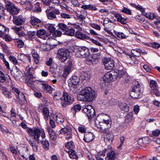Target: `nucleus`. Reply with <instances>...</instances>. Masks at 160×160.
<instances>
[{"mask_svg":"<svg viewBox=\"0 0 160 160\" xmlns=\"http://www.w3.org/2000/svg\"><path fill=\"white\" fill-rule=\"evenodd\" d=\"M96 97L94 91L89 87H86L82 90L80 93L77 95L78 100L81 101L91 102Z\"/></svg>","mask_w":160,"mask_h":160,"instance_id":"nucleus-1","label":"nucleus"},{"mask_svg":"<svg viewBox=\"0 0 160 160\" xmlns=\"http://www.w3.org/2000/svg\"><path fill=\"white\" fill-rule=\"evenodd\" d=\"M75 55L79 58H86L87 61L92 62L93 61V58L95 56L97 55L96 58L97 59L100 55V53H98L97 54L93 55V57H91L90 56V52L88 48L84 47H78L75 49Z\"/></svg>","mask_w":160,"mask_h":160,"instance_id":"nucleus-2","label":"nucleus"},{"mask_svg":"<svg viewBox=\"0 0 160 160\" xmlns=\"http://www.w3.org/2000/svg\"><path fill=\"white\" fill-rule=\"evenodd\" d=\"M33 68L32 67H27L24 72V74L27 78L25 81L26 83L29 87L32 89L34 88L33 85L35 82L38 80H35L36 77L33 76L34 73Z\"/></svg>","mask_w":160,"mask_h":160,"instance_id":"nucleus-3","label":"nucleus"},{"mask_svg":"<svg viewBox=\"0 0 160 160\" xmlns=\"http://www.w3.org/2000/svg\"><path fill=\"white\" fill-rule=\"evenodd\" d=\"M27 131L29 135L33 137L35 141L38 143H40V142L39 139L40 136L42 139L45 138V132L43 129H39L36 128H28Z\"/></svg>","mask_w":160,"mask_h":160,"instance_id":"nucleus-4","label":"nucleus"},{"mask_svg":"<svg viewBox=\"0 0 160 160\" xmlns=\"http://www.w3.org/2000/svg\"><path fill=\"white\" fill-rule=\"evenodd\" d=\"M101 121L103 125L100 124L97 125V127L99 130V132H104L107 129L109 128L111 126L112 122L109 116L107 115H103L101 117Z\"/></svg>","mask_w":160,"mask_h":160,"instance_id":"nucleus-5","label":"nucleus"},{"mask_svg":"<svg viewBox=\"0 0 160 160\" xmlns=\"http://www.w3.org/2000/svg\"><path fill=\"white\" fill-rule=\"evenodd\" d=\"M69 50L66 48H60L58 51V58L62 62H64L69 56Z\"/></svg>","mask_w":160,"mask_h":160,"instance_id":"nucleus-6","label":"nucleus"},{"mask_svg":"<svg viewBox=\"0 0 160 160\" xmlns=\"http://www.w3.org/2000/svg\"><path fill=\"white\" fill-rule=\"evenodd\" d=\"M141 86L138 82L137 84L134 86L130 93V96L134 98H137L141 95L142 92Z\"/></svg>","mask_w":160,"mask_h":160,"instance_id":"nucleus-7","label":"nucleus"},{"mask_svg":"<svg viewBox=\"0 0 160 160\" xmlns=\"http://www.w3.org/2000/svg\"><path fill=\"white\" fill-rule=\"evenodd\" d=\"M35 86L41 88L45 92H50L52 90V88L51 87L46 84L45 82L43 81L38 80L36 81L33 85L34 88H35Z\"/></svg>","mask_w":160,"mask_h":160,"instance_id":"nucleus-8","label":"nucleus"},{"mask_svg":"<svg viewBox=\"0 0 160 160\" xmlns=\"http://www.w3.org/2000/svg\"><path fill=\"white\" fill-rule=\"evenodd\" d=\"M149 86L152 89L151 91V93L156 96H159L160 94L158 91V87L156 81L153 80H150L149 82Z\"/></svg>","mask_w":160,"mask_h":160,"instance_id":"nucleus-9","label":"nucleus"},{"mask_svg":"<svg viewBox=\"0 0 160 160\" xmlns=\"http://www.w3.org/2000/svg\"><path fill=\"white\" fill-rule=\"evenodd\" d=\"M105 68L107 70H111L115 66L114 62L111 58H105L102 60Z\"/></svg>","mask_w":160,"mask_h":160,"instance_id":"nucleus-10","label":"nucleus"},{"mask_svg":"<svg viewBox=\"0 0 160 160\" xmlns=\"http://www.w3.org/2000/svg\"><path fill=\"white\" fill-rule=\"evenodd\" d=\"M5 7L7 10L12 14H18L19 12V10L14 5H12L11 2L8 1L5 2Z\"/></svg>","mask_w":160,"mask_h":160,"instance_id":"nucleus-11","label":"nucleus"},{"mask_svg":"<svg viewBox=\"0 0 160 160\" xmlns=\"http://www.w3.org/2000/svg\"><path fill=\"white\" fill-rule=\"evenodd\" d=\"M83 112L86 113L88 118L91 119L95 115V111L92 106L87 105L83 109Z\"/></svg>","mask_w":160,"mask_h":160,"instance_id":"nucleus-12","label":"nucleus"},{"mask_svg":"<svg viewBox=\"0 0 160 160\" xmlns=\"http://www.w3.org/2000/svg\"><path fill=\"white\" fill-rule=\"evenodd\" d=\"M113 73L110 72H108L105 74L101 80V83L103 84L102 85L103 86H105L107 83H108L112 78H113Z\"/></svg>","mask_w":160,"mask_h":160,"instance_id":"nucleus-13","label":"nucleus"},{"mask_svg":"<svg viewBox=\"0 0 160 160\" xmlns=\"http://www.w3.org/2000/svg\"><path fill=\"white\" fill-rule=\"evenodd\" d=\"M113 73V78L117 80L119 79L122 78L125 74V72L122 70H120L116 69L112 72Z\"/></svg>","mask_w":160,"mask_h":160,"instance_id":"nucleus-14","label":"nucleus"},{"mask_svg":"<svg viewBox=\"0 0 160 160\" xmlns=\"http://www.w3.org/2000/svg\"><path fill=\"white\" fill-rule=\"evenodd\" d=\"M48 10H47L46 12H47V16L48 19H52L56 18V15H59L60 12L58 10L56 9L51 12H47Z\"/></svg>","mask_w":160,"mask_h":160,"instance_id":"nucleus-15","label":"nucleus"},{"mask_svg":"<svg viewBox=\"0 0 160 160\" xmlns=\"http://www.w3.org/2000/svg\"><path fill=\"white\" fill-rule=\"evenodd\" d=\"M72 65V61L70 60H68L67 65L65 67L64 69V73L63 74V77L67 76L69 73Z\"/></svg>","mask_w":160,"mask_h":160,"instance_id":"nucleus-16","label":"nucleus"},{"mask_svg":"<svg viewBox=\"0 0 160 160\" xmlns=\"http://www.w3.org/2000/svg\"><path fill=\"white\" fill-rule=\"evenodd\" d=\"M24 22V19L21 16L14 17L13 18V23L17 26L21 25Z\"/></svg>","mask_w":160,"mask_h":160,"instance_id":"nucleus-17","label":"nucleus"},{"mask_svg":"<svg viewBox=\"0 0 160 160\" xmlns=\"http://www.w3.org/2000/svg\"><path fill=\"white\" fill-rule=\"evenodd\" d=\"M149 139L148 137H145L138 139V144L140 146L145 147L149 143Z\"/></svg>","mask_w":160,"mask_h":160,"instance_id":"nucleus-18","label":"nucleus"},{"mask_svg":"<svg viewBox=\"0 0 160 160\" xmlns=\"http://www.w3.org/2000/svg\"><path fill=\"white\" fill-rule=\"evenodd\" d=\"M36 34L38 37L42 38L44 40L47 39V38H48L46 31L43 29H41L38 30Z\"/></svg>","mask_w":160,"mask_h":160,"instance_id":"nucleus-19","label":"nucleus"},{"mask_svg":"<svg viewBox=\"0 0 160 160\" xmlns=\"http://www.w3.org/2000/svg\"><path fill=\"white\" fill-rule=\"evenodd\" d=\"M94 138L93 134L91 132H87L85 133L83 140L86 142H89Z\"/></svg>","mask_w":160,"mask_h":160,"instance_id":"nucleus-20","label":"nucleus"},{"mask_svg":"<svg viewBox=\"0 0 160 160\" xmlns=\"http://www.w3.org/2000/svg\"><path fill=\"white\" fill-rule=\"evenodd\" d=\"M79 76L80 79L82 80H88L91 78V76L89 73L88 72L82 71L80 73Z\"/></svg>","mask_w":160,"mask_h":160,"instance_id":"nucleus-21","label":"nucleus"},{"mask_svg":"<svg viewBox=\"0 0 160 160\" xmlns=\"http://www.w3.org/2000/svg\"><path fill=\"white\" fill-rule=\"evenodd\" d=\"M75 36L78 39L81 40L88 39L89 37L82 33L79 30L77 31L75 33Z\"/></svg>","mask_w":160,"mask_h":160,"instance_id":"nucleus-22","label":"nucleus"},{"mask_svg":"<svg viewBox=\"0 0 160 160\" xmlns=\"http://www.w3.org/2000/svg\"><path fill=\"white\" fill-rule=\"evenodd\" d=\"M0 89L2 90V93L6 97L10 98L12 97V94L11 92L8 90L7 88L5 87H2Z\"/></svg>","mask_w":160,"mask_h":160,"instance_id":"nucleus-23","label":"nucleus"},{"mask_svg":"<svg viewBox=\"0 0 160 160\" xmlns=\"http://www.w3.org/2000/svg\"><path fill=\"white\" fill-rule=\"evenodd\" d=\"M11 90L16 95L17 98L20 99H21L20 95L21 96L22 98H25V96L24 95L22 92H21L20 94V90L17 88H12Z\"/></svg>","mask_w":160,"mask_h":160,"instance_id":"nucleus-24","label":"nucleus"},{"mask_svg":"<svg viewBox=\"0 0 160 160\" xmlns=\"http://www.w3.org/2000/svg\"><path fill=\"white\" fill-rule=\"evenodd\" d=\"M114 15L118 21L120 22L122 24H125L126 23V19L124 18H122L121 14L116 13L114 14Z\"/></svg>","mask_w":160,"mask_h":160,"instance_id":"nucleus-25","label":"nucleus"},{"mask_svg":"<svg viewBox=\"0 0 160 160\" xmlns=\"http://www.w3.org/2000/svg\"><path fill=\"white\" fill-rule=\"evenodd\" d=\"M20 154L22 157L26 158L24 157V153L28 151V149L27 147H22L20 146L17 148Z\"/></svg>","mask_w":160,"mask_h":160,"instance_id":"nucleus-26","label":"nucleus"},{"mask_svg":"<svg viewBox=\"0 0 160 160\" xmlns=\"http://www.w3.org/2000/svg\"><path fill=\"white\" fill-rule=\"evenodd\" d=\"M116 155V153L114 151H110L107 154L106 160H115Z\"/></svg>","mask_w":160,"mask_h":160,"instance_id":"nucleus-27","label":"nucleus"},{"mask_svg":"<svg viewBox=\"0 0 160 160\" xmlns=\"http://www.w3.org/2000/svg\"><path fill=\"white\" fill-rule=\"evenodd\" d=\"M143 15L146 18L151 20H153L154 18H156L157 16L153 13H151L149 12H144Z\"/></svg>","mask_w":160,"mask_h":160,"instance_id":"nucleus-28","label":"nucleus"},{"mask_svg":"<svg viewBox=\"0 0 160 160\" xmlns=\"http://www.w3.org/2000/svg\"><path fill=\"white\" fill-rule=\"evenodd\" d=\"M55 118L57 122L59 124H61L64 122V120L63 116L61 114H58L56 116Z\"/></svg>","mask_w":160,"mask_h":160,"instance_id":"nucleus-29","label":"nucleus"},{"mask_svg":"<svg viewBox=\"0 0 160 160\" xmlns=\"http://www.w3.org/2000/svg\"><path fill=\"white\" fill-rule=\"evenodd\" d=\"M63 97L64 100L67 102H70L74 101V98H71L69 95L66 92H64L62 95Z\"/></svg>","mask_w":160,"mask_h":160,"instance_id":"nucleus-30","label":"nucleus"},{"mask_svg":"<svg viewBox=\"0 0 160 160\" xmlns=\"http://www.w3.org/2000/svg\"><path fill=\"white\" fill-rule=\"evenodd\" d=\"M113 135L111 134L108 133L107 134L106 137L104 138V141L106 143H111L113 140Z\"/></svg>","mask_w":160,"mask_h":160,"instance_id":"nucleus-31","label":"nucleus"},{"mask_svg":"<svg viewBox=\"0 0 160 160\" xmlns=\"http://www.w3.org/2000/svg\"><path fill=\"white\" fill-rule=\"evenodd\" d=\"M75 30L72 28H70L67 29L65 32V34L69 36H74L75 34Z\"/></svg>","mask_w":160,"mask_h":160,"instance_id":"nucleus-32","label":"nucleus"},{"mask_svg":"<svg viewBox=\"0 0 160 160\" xmlns=\"http://www.w3.org/2000/svg\"><path fill=\"white\" fill-rule=\"evenodd\" d=\"M81 107L79 104H77L71 109V110L74 115H75L76 112L79 111L81 109Z\"/></svg>","mask_w":160,"mask_h":160,"instance_id":"nucleus-33","label":"nucleus"},{"mask_svg":"<svg viewBox=\"0 0 160 160\" xmlns=\"http://www.w3.org/2000/svg\"><path fill=\"white\" fill-rule=\"evenodd\" d=\"M41 21L34 17H32L31 18L30 22L33 25H36L37 24L41 22Z\"/></svg>","mask_w":160,"mask_h":160,"instance_id":"nucleus-34","label":"nucleus"},{"mask_svg":"<svg viewBox=\"0 0 160 160\" xmlns=\"http://www.w3.org/2000/svg\"><path fill=\"white\" fill-rule=\"evenodd\" d=\"M68 152L69 155V157L70 158H74L76 159L78 158V157L74 151L72 149H70L69 150Z\"/></svg>","mask_w":160,"mask_h":160,"instance_id":"nucleus-35","label":"nucleus"},{"mask_svg":"<svg viewBox=\"0 0 160 160\" xmlns=\"http://www.w3.org/2000/svg\"><path fill=\"white\" fill-rule=\"evenodd\" d=\"M32 56L34 58V62L36 64H38L39 62L40 57L37 53L34 52L32 54Z\"/></svg>","mask_w":160,"mask_h":160,"instance_id":"nucleus-36","label":"nucleus"},{"mask_svg":"<svg viewBox=\"0 0 160 160\" xmlns=\"http://www.w3.org/2000/svg\"><path fill=\"white\" fill-rule=\"evenodd\" d=\"M119 108L125 112H128L129 110V107L125 102L121 103L119 105Z\"/></svg>","mask_w":160,"mask_h":160,"instance_id":"nucleus-37","label":"nucleus"},{"mask_svg":"<svg viewBox=\"0 0 160 160\" xmlns=\"http://www.w3.org/2000/svg\"><path fill=\"white\" fill-rule=\"evenodd\" d=\"M62 98V94L60 92H56L54 94L53 99L55 100H58Z\"/></svg>","mask_w":160,"mask_h":160,"instance_id":"nucleus-38","label":"nucleus"},{"mask_svg":"<svg viewBox=\"0 0 160 160\" xmlns=\"http://www.w3.org/2000/svg\"><path fill=\"white\" fill-rule=\"evenodd\" d=\"M141 52V50L138 48L133 49L131 50V53L134 56L137 57L140 56Z\"/></svg>","mask_w":160,"mask_h":160,"instance_id":"nucleus-39","label":"nucleus"},{"mask_svg":"<svg viewBox=\"0 0 160 160\" xmlns=\"http://www.w3.org/2000/svg\"><path fill=\"white\" fill-rule=\"evenodd\" d=\"M45 28L48 29L51 33H53L55 30L54 25L52 24H48L45 25Z\"/></svg>","mask_w":160,"mask_h":160,"instance_id":"nucleus-40","label":"nucleus"},{"mask_svg":"<svg viewBox=\"0 0 160 160\" xmlns=\"http://www.w3.org/2000/svg\"><path fill=\"white\" fill-rule=\"evenodd\" d=\"M41 143L44 148L45 149H48L49 146V144L47 140L46 139H43L41 141Z\"/></svg>","mask_w":160,"mask_h":160,"instance_id":"nucleus-41","label":"nucleus"},{"mask_svg":"<svg viewBox=\"0 0 160 160\" xmlns=\"http://www.w3.org/2000/svg\"><path fill=\"white\" fill-rule=\"evenodd\" d=\"M42 112L44 118H48L49 116V110L47 108H44L42 110Z\"/></svg>","mask_w":160,"mask_h":160,"instance_id":"nucleus-42","label":"nucleus"},{"mask_svg":"<svg viewBox=\"0 0 160 160\" xmlns=\"http://www.w3.org/2000/svg\"><path fill=\"white\" fill-rule=\"evenodd\" d=\"M80 79V78H79L76 76H73L72 77L71 82L73 85H77L78 84Z\"/></svg>","mask_w":160,"mask_h":160,"instance_id":"nucleus-43","label":"nucleus"},{"mask_svg":"<svg viewBox=\"0 0 160 160\" xmlns=\"http://www.w3.org/2000/svg\"><path fill=\"white\" fill-rule=\"evenodd\" d=\"M29 143L32 146L33 150L35 152L37 151L38 150V146L37 145L36 142L30 140L29 141Z\"/></svg>","mask_w":160,"mask_h":160,"instance_id":"nucleus-44","label":"nucleus"},{"mask_svg":"<svg viewBox=\"0 0 160 160\" xmlns=\"http://www.w3.org/2000/svg\"><path fill=\"white\" fill-rule=\"evenodd\" d=\"M114 32L115 35H116L118 38L120 39H124L126 38V36L122 32H117L115 31H114Z\"/></svg>","mask_w":160,"mask_h":160,"instance_id":"nucleus-45","label":"nucleus"},{"mask_svg":"<svg viewBox=\"0 0 160 160\" xmlns=\"http://www.w3.org/2000/svg\"><path fill=\"white\" fill-rule=\"evenodd\" d=\"M58 26L61 30L63 31H66L68 28L66 25L63 23H59L58 24Z\"/></svg>","mask_w":160,"mask_h":160,"instance_id":"nucleus-46","label":"nucleus"},{"mask_svg":"<svg viewBox=\"0 0 160 160\" xmlns=\"http://www.w3.org/2000/svg\"><path fill=\"white\" fill-rule=\"evenodd\" d=\"M65 145L66 148L69 149H72L75 148L73 142L72 141L67 142L65 144Z\"/></svg>","mask_w":160,"mask_h":160,"instance_id":"nucleus-47","label":"nucleus"},{"mask_svg":"<svg viewBox=\"0 0 160 160\" xmlns=\"http://www.w3.org/2000/svg\"><path fill=\"white\" fill-rule=\"evenodd\" d=\"M69 130H71V129L70 128L68 129L67 128H62L59 131L58 133L59 134H67L69 132Z\"/></svg>","mask_w":160,"mask_h":160,"instance_id":"nucleus-48","label":"nucleus"},{"mask_svg":"<svg viewBox=\"0 0 160 160\" xmlns=\"http://www.w3.org/2000/svg\"><path fill=\"white\" fill-rule=\"evenodd\" d=\"M121 11L123 13L128 15H131L132 14L131 11L129 9L125 7L123 8Z\"/></svg>","mask_w":160,"mask_h":160,"instance_id":"nucleus-49","label":"nucleus"},{"mask_svg":"<svg viewBox=\"0 0 160 160\" xmlns=\"http://www.w3.org/2000/svg\"><path fill=\"white\" fill-rule=\"evenodd\" d=\"M78 131L82 133H86L87 130L86 128L84 126H81L78 128Z\"/></svg>","mask_w":160,"mask_h":160,"instance_id":"nucleus-50","label":"nucleus"},{"mask_svg":"<svg viewBox=\"0 0 160 160\" xmlns=\"http://www.w3.org/2000/svg\"><path fill=\"white\" fill-rule=\"evenodd\" d=\"M9 60L12 62L14 64L18 63V61L16 58L13 56H10L9 57Z\"/></svg>","mask_w":160,"mask_h":160,"instance_id":"nucleus-51","label":"nucleus"},{"mask_svg":"<svg viewBox=\"0 0 160 160\" xmlns=\"http://www.w3.org/2000/svg\"><path fill=\"white\" fill-rule=\"evenodd\" d=\"M16 43L18 47L20 48H22L24 45V42L21 40L17 41Z\"/></svg>","mask_w":160,"mask_h":160,"instance_id":"nucleus-52","label":"nucleus"},{"mask_svg":"<svg viewBox=\"0 0 160 160\" xmlns=\"http://www.w3.org/2000/svg\"><path fill=\"white\" fill-rule=\"evenodd\" d=\"M160 134V130L157 129L153 130L152 132V136L157 137Z\"/></svg>","mask_w":160,"mask_h":160,"instance_id":"nucleus-53","label":"nucleus"},{"mask_svg":"<svg viewBox=\"0 0 160 160\" xmlns=\"http://www.w3.org/2000/svg\"><path fill=\"white\" fill-rule=\"evenodd\" d=\"M0 129H1L2 132H4L7 133H9V134H11V133L9 131L8 129H7L5 127H3L2 125L1 124H0Z\"/></svg>","mask_w":160,"mask_h":160,"instance_id":"nucleus-54","label":"nucleus"},{"mask_svg":"<svg viewBox=\"0 0 160 160\" xmlns=\"http://www.w3.org/2000/svg\"><path fill=\"white\" fill-rule=\"evenodd\" d=\"M22 27H17L16 26H14L12 28V29L13 30L17 33L22 30Z\"/></svg>","mask_w":160,"mask_h":160,"instance_id":"nucleus-55","label":"nucleus"},{"mask_svg":"<svg viewBox=\"0 0 160 160\" xmlns=\"http://www.w3.org/2000/svg\"><path fill=\"white\" fill-rule=\"evenodd\" d=\"M22 73L21 71H16L14 74V77L15 78L18 79L20 77H22Z\"/></svg>","mask_w":160,"mask_h":160,"instance_id":"nucleus-56","label":"nucleus"},{"mask_svg":"<svg viewBox=\"0 0 160 160\" xmlns=\"http://www.w3.org/2000/svg\"><path fill=\"white\" fill-rule=\"evenodd\" d=\"M6 80V79L4 78V74L1 71H0V82H4Z\"/></svg>","mask_w":160,"mask_h":160,"instance_id":"nucleus-57","label":"nucleus"},{"mask_svg":"<svg viewBox=\"0 0 160 160\" xmlns=\"http://www.w3.org/2000/svg\"><path fill=\"white\" fill-rule=\"evenodd\" d=\"M134 7L137 8L138 10L140 11L141 12H144V9L140 5H134Z\"/></svg>","mask_w":160,"mask_h":160,"instance_id":"nucleus-58","label":"nucleus"},{"mask_svg":"<svg viewBox=\"0 0 160 160\" xmlns=\"http://www.w3.org/2000/svg\"><path fill=\"white\" fill-rule=\"evenodd\" d=\"M72 130H69V132L66 134V139L68 140L72 138Z\"/></svg>","mask_w":160,"mask_h":160,"instance_id":"nucleus-59","label":"nucleus"},{"mask_svg":"<svg viewBox=\"0 0 160 160\" xmlns=\"http://www.w3.org/2000/svg\"><path fill=\"white\" fill-rule=\"evenodd\" d=\"M48 40L50 41V42H51L50 45L51 46H56L57 44L54 43L55 42H57V41L55 39L53 38H48Z\"/></svg>","mask_w":160,"mask_h":160,"instance_id":"nucleus-60","label":"nucleus"},{"mask_svg":"<svg viewBox=\"0 0 160 160\" xmlns=\"http://www.w3.org/2000/svg\"><path fill=\"white\" fill-rule=\"evenodd\" d=\"M51 139L53 141H55L57 138V137L54 132H52L49 135Z\"/></svg>","mask_w":160,"mask_h":160,"instance_id":"nucleus-61","label":"nucleus"},{"mask_svg":"<svg viewBox=\"0 0 160 160\" xmlns=\"http://www.w3.org/2000/svg\"><path fill=\"white\" fill-rule=\"evenodd\" d=\"M91 41L92 43L95 44L96 45L102 47V45L99 41L92 39H91Z\"/></svg>","mask_w":160,"mask_h":160,"instance_id":"nucleus-62","label":"nucleus"},{"mask_svg":"<svg viewBox=\"0 0 160 160\" xmlns=\"http://www.w3.org/2000/svg\"><path fill=\"white\" fill-rule=\"evenodd\" d=\"M83 12L84 13V14L82 15V14H81L79 16V18L80 19L81 21H82L85 19V17L86 14V12H85V10H83Z\"/></svg>","mask_w":160,"mask_h":160,"instance_id":"nucleus-63","label":"nucleus"},{"mask_svg":"<svg viewBox=\"0 0 160 160\" xmlns=\"http://www.w3.org/2000/svg\"><path fill=\"white\" fill-rule=\"evenodd\" d=\"M60 16L62 18L65 19H69L71 18L70 16L69 15L65 13H61Z\"/></svg>","mask_w":160,"mask_h":160,"instance_id":"nucleus-64","label":"nucleus"}]
</instances>
